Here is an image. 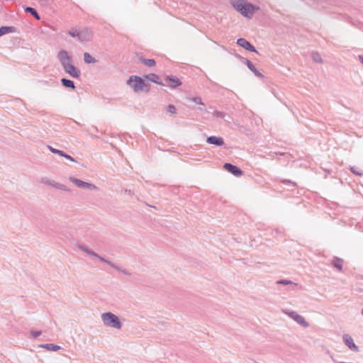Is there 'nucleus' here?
Here are the masks:
<instances>
[{
  "mask_svg": "<svg viewBox=\"0 0 363 363\" xmlns=\"http://www.w3.org/2000/svg\"><path fill=\"white\" fill-rule=\"evenodd\" d=\"M237 44L245 50H247V47H249L251 45V43L248 42L246 39L242 38H238L237 40Z\"/></svg>",
  "mask_w": 363,
  "mask_h": 363,
  "instance_id": "22",
  "label": "nucleus"
},
{
  "mask_svg": "<svg viewBox=\"0 0 363 363\" xmlns=\"http://www.w3.org/2000/svg\"><path fill=\"white\" fill-rule=\"evenodd\" d=\"M230 3L237 11L247 18H251L254 13L259 10V6L252 4L246 0H231Z\"/></svg>",
  "mask_w": 363,
  "mask_h": 363,
  "instance_id": "2",
  "label": "nucleus"
},
{
  "mask_svg": "<svg viewBox=\"0 0 363 363\" xmlns=\"http://www.w3.org/2000/svg\"><path fill=\"white\" fill-rule=\"evenodd\" d=\"M127 84L130 86L135 92L141 91H149L150 84L146 83L143 79L138 76H130L127 81Z\"/></svg>",
  "mask_w": 363,
  "mask_h": 363,
  "instance_id": "5",
  "label": "nucleus"
},
{
  "mask_svg": "<svg viewBox=\"0 0 363 363\" xmlns=\"http://www.w3.org/2000/svg\"><path fill=\"white\" fill-rule=\"evenodd\" d=\"M145 78L148 81H150V82L155 83L158 85L164 86V84L162 81H160V77L156 74H153V73L149 74L145 76Z\"/></svg>",
  "mask_w": 363,
  "mask_h": 363,
  "instance_id": "15",
  "label": "nucleus"
},
{
  "mask_svg": "<svg viewBox=\"0 0 363 363\" xmlns=\"http://www.w3.org/2000/svg\"><path fill=\"white\" fill-rule=\"evenodd\" d=\"M26 13L31 14L36 20H40V17L35 8L27 6L24 9Z\"/></svg>",
  "mask_w": 363,
  "mask_h": 363,
  "instance_id": "19",
  "label": "nucleus"
},
{
  "mask_svg": "<svg viewBox=\"0 0 363 363\" xmlns=\"http://www.w3.org/2000/svg\"><path fill=\"white\" fill-rule=\"evenodd\" d=\"M350 169V171H351L353 174H356V175L361 176V175L362 174V171H361V170L357 169V168H356V167H351Z\"/></svg>",
  "mask_w": 363,
  "mask_h": 363,
  "instance_id": "30",
  "label": "nucleus"
},
{
  "mask_svg": "<svg viewBox=\"0 0 363 363\" xmlns=\"http://www.w3.org/2000/svg\"><path fill=\"white\" fill-rule=\"evenodd\" d=\"M14 31L15 28L13 26H1L0 28V37L5 34L13 33Z\"/></svg>",
  "mask_w": 363,
  "mask_h": 363,
  "instance_id": "21",
  "label": "nucleus"
},
{
  "mask_svg": "<svg viewBox=\"0 0 363 363\" xmlns=\"http://www.w3.org/2000/svg\"><path fill=\"white\" fill-rule=\"evenodd\" d=\"M76 246L77 247V248H79L82 251L86 252V254L89 255L91 257L99 259L102 262L106 263L110 267H111L112 268L115 269L116 270H117L118 272H122L123 274L129 276V277L131 275V274L125 269H123L121 267L118 266V265L115 264L114 263L111 262V261L106 259V258L99 255L97 253H96L93 250L89 249L85 245L80 244V243H77Z\"/></svg>",
  "mask_w": 363,
  "mask_h": 363,
  "instance_id": "3",
  "label": "nucleus"
},
{
  "mask_svg": "<svg viewBox=\"0 0 363 363\" xmlns=\"http://www.w3.org/2000/svg\"><path fill=\"white\" fill-rule=\"evenodd\" d=\"M361 313H362V315L363 316V308L362 309Z\"/></svg>",
  "mask_w": 363,
  "mask_h": 363,
  "instance_id": "38",
  "label": "nucleus"
},
{
  "mask_svg": "<svg viewBox=\"0 0 363 363\" xmlns=\"http://www.w3.org/2000/svg\"><path fill=\"white\" fill-rule=\"evenodd\" d=\"M312 59L315 62H322V58L318 52L312 53Z\"/></svg>",
  "mask_w": 363,
  "mask_h": 363,
  "instance_id": "27",
  "label": "nucleus"
},
{
  "mask_svg": "<svg viewBox=\"0 0 363 363\" xmlns=\"http://www.w3.org/2000/svg\"><path fill=\"white\" fill-rule=\"evenodd\" d=\"M76 246L77 247V248H79L82 251L86 252V254L89 255L91 257L99 259L102 262L106 263L110 267H111L112 268L115 269L116 270H117L118 272H122L123 274L129 276V277L131 275V274L125 269H123L121 267L118 266V265L115 264L114 263L111 262V261L106 259V258L99 255L97 253H96L93 250L89 249L85 245L80 244V243H77Z\"/></svg>",
  "mask_w": 363,
  "mask_h": 363,
  "instance_id": "4",
  "label": "nucleus"
},
{
  "mask_svg": "<svg viewBox=\"0 0 363 363\" xmlns=\"http://www.w3.org/2000/svg\"><path fill=\"white\" fill-rule=\"evenodd\" d=\"M246 50L253 52H257L256 48L253 46L252 44L249 47H247V49Z\"/></svg>",
  "mask_w": 363,
  "mask_h": 363,
  "instance_id": "35",
  "label": "nucleus"
},
{
  "mask_svg": "<svg viewBox=\"0 0 363 363\" xmlns=\"http://www.w3.org/2000/svg\"><path fill=\"white\" fill-rule=\"evenodd\" d=\"M62 157L70 160L71 162H77L74 158H73L72 156H70L69 155L67 154L65 152H64V155H62Z\"/></svg>",
  "mask_w": 363,
  "mask_h": 363,
  "instance_id": "33",
  "label": "nucleus"
},
{
  "mask_svg": "<svg viewBox=\"0 0 363 363\" xmlns=\"http://www.w3.org/2000/svg\"><path fill=\"white\" fill-rule=\"evenodd\" d=\"M57 59L60 62L62 67L65 72L67 73L72 78H79L81 72L74 65H72V57L68 55L65 50H60L57 53Z\"/></svg>",
  "mask_w": 363,
  "mask_h": 363,
  "instance_id": "1",
  "label": "nucleus"
},
{
  "mask_svg": "<svg viewBox=\"0 0 363 363\" xmlns=\"http://www.w3.org/2000/svg\"><path fill=\"white\" fill-rule=\"evenodd\" d=\"M68 34L72 38H76L80 43L90 41L92 38V32L88 28L80 30L72 28L68 32Z\"/></svg>",
  "mask_w": 363,
  "mask_h": 363,
  "instance_id": "6",
  "label": "nucleus"
},
{
  "mask_svg": "<svg viewBox=\"0 0 363 363\" xmlns=\"http://www.w3.org/2000/svg\"><path fill=\"white\" fill-rule=\"evenodd\" d=\"M332 265L337 268L340 272L342 270L343 259L337 257H334L331 262Z\"/></svg>",
  "mask_w": 363,
  "mask_h": 363,
  "instance_id": "16",
  "label": "nucleus"
},
{
  "mask_svg": "<svg viewBox=\"0 0 363 363\" xmlns=\"http://www.w3.org/2000/svg\"><path fill=\"white\" fill-rule=\"evenodd\" d=\"M48 147L50 150V152L52 153L57 154V155H60L61 157H62V155H64V151H62V150L54 148L53 147H52L50 145H48Z\"/></svg>",
  "mask_w": 363,
  "mask_h": 363,
  "instance_id": "26",
  "label": "nucleus"
},
{
  "mask_svg": "<svg viewBox=\"0 0 363 363\" xmlns=\"http://www.w3.org/2000/svg\"><path fill=\"white\" fill-rule=\"evenodd\" d=\"M176 107L174 105H169L167 106V113H170L171 115H174L176 113Z\"/></svg>",
  "mask_w": 363,
  "mask_h": 363,
  "instance_id": "28",
  "label": "nucleus"
},
{
  "mask_svg": "<svg viewBox=\"0 0 363 363\" xmlns=\"http://www.w3.org/2000/svg\"><path fill=\"white\" fill-rule=\"evenodd\" d=\"M342 341L345 345L354 352H359V347L355 345L352 337L349 334H344L342 335Z\"/></svg>",
  "mask_w": 363,
  "mask_h": 363,
  "instance_id": "9",
  "label": "nucleus"
},
{
  "mask_svg": "<svg viewBox=\"0 0 363 363\" xmlns=\"http://www.w3.org/2000/svg\"><path fill=\"white\" fill-rule=\"evenodd\" d=\"M225 114L223 112L218 111H216L213 113V116H215L217 118H223L225 117Z\"/></svg>",
  "mask_w": 363,
  "mask_h": 363,
  "instance_id": "31",
  "label": "nucleus"
},
{
  "mask_svg": "<svg viewBox=\"0 0 363 363\" xmlns=\"http://www.w3.org/2000/svg\"><path fill=\"white\" fill-rule=\"evenodd\" d=\"M101 320L104 325L107 327L116 329H121L122 328V323H121L118 317L111 312L102 313Z\"/></svg>",
  "mask_w": 363,
  "mask_h": 363,
  "instance_id": "7",
  "label": "nucleus"
},
{
  "mask_svg": "<svg viewBox=\"0 0 363 363\" xmlns=\"http://www.w3.org/2000/svg\"><path fill=\"white\" fill-rule=\"evenodd\" d=\"M207 143L211 145H214L216 146L220 147L224 144V140L221 137L211 135L208 137L206 140Z\"/></svg>",
  "mask_w": 363,
  "mask_h": 363,
  "instance_id": "14",
  "label": "nucleus"
},
{
  "mask_svg": "<svg viewBox=\"0 0 363 363\" xmlns=\"http://www.w3.org/2000/svg\"><path fill=\"white\" fill-rule=\"evenodd\" d=\"M225 170L228 172L231 173L235 177H240L242 174V171L235 165H233L231 163H225L223 166Z\"/></svg>",
  "mask_w": 363,
  "mask_h": 363,
  "instance_id": "12",
  "label": "nucleus"
},
{
  "mask_svg": "<svg viewBox=\"0 0 363 363\" xmlns=\"http://www.w3.org/2000/svg\"><path fill=\"white\" fill-rule=\"evenodd\" d=\"M284 184H291L294 186H296V184L291 180L284 179L281 181Z\"/></svg>",
  "mask_w": 363,
  "mask_h": 363,
  "instance_id": "36",
  "label": "nucleus"
},
{
  "mask_svg": "<svg viewBox=\"0 0 363 363\" xmlns=\"http://www.w3.org/2000/svg\"><path fill=\"white\" fill-rule=\"evenodd\" d=\"M248 69L252 72L254 73V74L259 77V78H263L264 76L263 74L257 70V69L255 67V66L253 65V63L252 62H247V66Z\"/></svg>",
  "mask_w": 363,
  "mask_h": 363,
  "instance_id": "17",
  "label": "nucleus"
},
{
  "mask_svg": "<svg viewBox=\"0 0 363 363\" xmlns=\"http://www.w3.org/2000/svg\"><path fill=\"white\" fill-rule=\"evenodd\" d=\"M69 180L73 184H74L77 186L82 188V189H96V186L94 184L82 181V180L77 179L75 177H70Z\"/></svg>",
  "mask_w": 363,
  "mask_h": 363,
  "instance_id": "11",
  "label": "nucleus"
},
{
  "mask_svg": "<svg viewBox=\"0 0 363 363\" xmlns=\"http://www.w3.org/2000/svg\"><path fill=\"white\" fill-rule=\"evenodd\" d=\"M277 284H284V285H293L294 286H296L297 284L292 282L291 281L286 280V279H280L277 281Z\"/></svg>",
  "mask_w": 363,
  "mask_h": 363,
  "instance_id": "25",
  "label": "nucleus"
},
{
  "mask_svg": "<svg viewBox=\"0 0 363 363\" xmlns=\"http://www.w3.org/2000/svg\"><path fill=\"white\" fill-rule=\"evenodd\" d=\"M61 82H62V86L66 87V88H69V89H71L72 90H74L75 89V85H74V82L70 80V79H69L62 78L61 79Z\"/></svg>",
  "mask_w": 363,
  "mask_h": 363,
  "instance_id": "18",
  "label": "nucleus"
},
{
  "mask_svg": "<svg viewBox=\"0 0 363 363\" xmlns=\"http://www.w3.org/2000/svg\"><path fill=\"white\" fill-rule=\"evenodd\" d=\"M40 347L45 348L48 350L54 351V352L57 351V350H60V348H61L59 345H55L52 343L43 344V345H40Z\"/></svg>",
  "mask_w": 363,
  "mask_h": 363,
  "instance_id": "20",
  "label": "nucleus"
},
{
  "mask_svg": "<svg viewBox=\"0 0 363 363\" xmlns=\"http://www.w3.org/2000/svg\"><path fill=\"white\" fill-rule=\"evenodd\" d=\"M359 60L363 64V54L359 55Z\"/></svg>",
  "mask_w": 363,
  "mask_h": 363,
  "instance_id": "37",
  "label": "nucleus"
},
{
  "mask_svg": "<svg viewBox=\"0 0 363 363\" xmlns=\"http://www.w3.org/2000/svg\"><path fill=\"white\" fill-rule=\"evenodd\" d=\"M164 86H167L171 89H176L177 87L182 85L181 80L176 76L168 75L165 77Z\"/></svg>",
  "mask_w": 363,
  "mask_h": 363,
  "instance_id": "10",
  "label": "nucleus"
},
{
  "mask_svg": "<svg viewBox=\"0 0 363 363\" xmlns=\"http://www.w3.org/2000/svg\"><path fill=\"white\" fill-rule=\"evenodd\" d=\"M84 61L86 64H93L96 62V60L94 57H93L89 52H84Z\"/></svg>",
  "mask_w": 363,
  "mask_h": 363,
  "instance_id": "23",
  "label": "nucleus"
},
{
  "mask_svg": "<svg viewBox=\"0 0 363 363\" xmlns=\"http://www.w3.org/2000/svg\"><path fill=\"white\" fill-rule=\"evenodd\" d=\"M238 57L240 60V61H241L242 63L245 64L247 66V62H251V61H250V60H249L248 59L245 58V57H241V56H239V55H238Z\"/></svg>",
  "mask_w": 363,
  "mask_h": 363,
  "instance_id": "34",
  "label": "nucleus"
},
{
  "mask_svg": "<svg viewBox=\"0 0 363 363\" xmlns=\"http://www.w3.org/2000/svg\"><path fill=\"white\" fill-rule=\"evenodd\" d=\"M190 101L200 105H203L201 97H192L189 99Z\"/></svg>",
  "mask_w": 363,
  "mask_h": 363,
  "instance_id": "29",
  "label": "nucleus"
},
{
  "mask_svg": "<svg viewBox=\"0 0 363 363\" xmlns=\"http://www.w3.org/2000/svg\"><path fill=\"white\" fill-rule=\"evenodd\" d=\"M283 313L289 315L291 319L296 321L298 324L303 327L304 328H307L309 327V323L305 320L304 317L296 313L294 311H290L289 309H283Z\"/></svg>",
  "mask_w": 363,
  "mask_h": 363,
  "instance_id": "8",
  "label": "nucleus"
},
{
  "mask_svg": "<svg viewBox=\"0 0 363 363\" xmlns=\"http://www.w3.org/2000/svg\"><path fill=\"white\" fill-rule=\"evenodd\" d=\"M41 335V331H31L30 337L32 338H36Z\"/></svg>",
  "mask_w": 363,
  "mask_h": 363,
  "instance_id": "32",
  "label": "nucleus"
},
{
  "mask_svg": "<svg viewBox=\"0 0 363 363\" xmlns=\"http://www.w3.org/2000/svg\"><path fill=\"white\" fill-rule=\"evenodd\" d=\"M140 61L147 67H152L155 65V61L153 59L141 58Z\"/></svg>",
  "mask_w": 363,
  "mask_h": 363,
  "instance_id": "24",
  "label": "nucleus"
},
{
  "mask_svg": "<svg viewBox=\"0 0 363 363\" xmlns=\"http://www.w3.org/2000/svg\"><path fill=\"white\" fill-rule=\"evenodd\" d=\"M44 183L45 184L51 186L55 189H60L62 191H69V189L67 186H65L63 184L56 182L54 180L47 179L44 182Z\"/></svg>",
  "mask_w": 363,
  "mask_h": 363,
  "instance_id": "13",
  "label": "nucleus"
}]
</instances>
